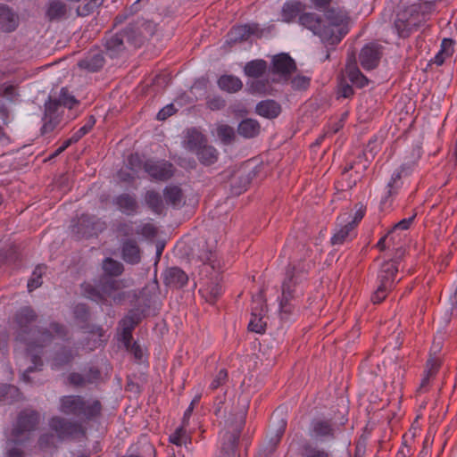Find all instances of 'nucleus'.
<instances>
[{
	"mask_svg": "<svg viewBox=\"0 0 457 457\" xmlns=\"http://www.w3.org/2000/svg\"><path fill=\"white\" fill-rule=\"evenodd\" d=\"M0 25L6 32L13 31L18 26V16L5 5H0Z\"/></svg>",
	"mask_w": 457,
	"mask_h": 457,
	"instance_id": "nucleus-27",
	"label": "nucleus"
},
{
	"mask_svg": "<svg viewBox=\"0 0 457 457\" xmlns=\"http://www.w3.org/2000/svg\"><path fill=\"white\" fill-rule=\"evenodd\" d=\"M81 288L86 297L96 303H105L109 299L113 302L120 300V294H116L120 289V282L114 279H106L99 288L89 283H84Z\"/></svg>",
	"mask_w": 457,
	"mask_h": 457,
	"instance_id": "nucleus-8",
	"label": "nucleus"
},
{
	"mask_svg": "<svg viewBox=\"0 0 457 457\" xmlns=\"http://www.w3.org/2000/svg\"><path fill=\"white\" fill-rule=\"evenodd\" d=\"M163 196L166 204L173 208L179 209L185 204L182 190L178 186H167L163 190Z\"/></svg>",
	"mask_w": 457,
	"mask_h": 457,
	"instance_id": "nucleus-21",
	"label": "nucleus"
},
{
	"mask_svg": "<svg viewBox=\"0 0 457 457\" xmlns=\"http://www.w3.org/2000/svg\"><path fill=\"white\" fill-rule=\"evenodd\" d=\"M196 155L199 161L204 165L213 164L218 160V152L212 146L206 144L198 149Z\"/></svg>",
	"mask_w": 457,
	"mask_h": 457,
	"instance_id": "nucleus-38",
	"label": "nucleus"
},
{
	"mask_svg": "<svg viewBox=\"0 0 457 457\" xmlns=\"http://www.w3.org/2000/svg\"><path fill=\"white\" fill-rule=\"evenodd\" d=\"M415 218V215H412L409 218H405V219H403L402 220H400L399 222H397L393 229L391 230L392 233L395 231V230H406L410 228L411 224L412 223L413 220Z\"/></svg>",
	"mask_w": 457,
	"mask_h": 457,
	"instance_id": "nucleus-62",
	"label": "nucleus"
},
{
	"mask_svg": "<svg viewBox=\"0 0 457 457\" xmlns=\"http://www.w3.org/2000/svg\"><path fill=\"white\" fill-rule=\"evenodd\" d=\"M105 46L107 52L112 57L116 56L124 49L123 38L121 35L115 34L106 38Z\"/></svg>",
	"mask_w": 457,
	"mask_h": 457,
	"instance_id": "nucleus-41",
	"label": "nucleus"
},
{
	"mask_svg": "<svg viewBox=\"0 0 457 457\" xmlns=\"http://www.w3.org/2000/svg\"><path fill=\"white\" fill-rule=\"evenodd\" d=\"M101 403L96 399H85L80 395H65L60 399L59 410L83 420H90L101 413Z\"/></svg>",
	"mask_w": 457,
	"mask_h": 457,
	"instance_id": "nucleus-3",
	"label": "nucleus"
},
{
	"mask_svg": "<svg viewBox=\"0 0 457 457\" xmlns=\"http://www.w3.org/2000/svg\"><path fill=\"white\" fill-rule=\"evenodd\" d=\"M78 100L71 95L66 88H62L57 99L50 100L46 104L45 122L42 127L43 131L45 133L51 131L58 124L57 117L54 114L61 106L71 109L78 104Z\"/></svg>",
	"mask_w": 457,
	"mask_h": 457,
	"instance_id": "nucleus-7",
	"label": "nucleus"
},
{
	"mask_svg": "<svg viewBox=\"0 0 457 457\" xmlns=\"http://www.w3.org/2000/svg\"><path fill=\"white\" fill-rule=\"evenodd\" d=\"M228 379V372L226 370L222 369L218 371V373L213 378L212 381L210 384V388L212 390H215L222 386Z\"/></svg>",
	"mask_w": 457,
	"mask_h": 457,
	"instance_id": "nucleus-52",
	"label": "nucleus"
},
{
	"mask_svg": "<svg viewBox=\"0 0 457 457\" xmlns=\"http://www.w3.org/2000/svg\"><path fill=\"white\" fill-rule=\"evenodd\" d=\"M304 9V5L295 0L287 1L281 11L282 21L285 22H290L295 20L300 12Z\"/></svg>",
	"mask_w": 457,
	"mask_h": 457,
	"instance_id": "nucleus-28",
	"label": "nucleus"
},
{
	"mask_svg": "<svg viewBox=\"0 0 457 457\" xmlns=\"http://www.w3.org/2000/svg\"><path fill=\"white\" fill-rule=\"evenodd\" d=\"M247 86L253 94L271 95L273 93L272 85L268 79H254L248 82Z\"/></svg>",
	"mask_w": 457,
	"mask_h": 457,
	"instance_id": "nucleus-34",
	"label": "nucleus"
},
{
	"mask_svg": "<svg viewBox=\"0 0 457 457\" xmlns=\"http://www.w3.org/2000/svg\"><path fill=\"white\" fill-rule=\"evenodd\" d=\"M140 316L136 312H129L120 322L121 330L126 333L132 332L136 325L139 322Z\"/></svg>",
	"mask_w": 457,
	"mask_h": 457,
	"instance_id": "nucleus-44",
	"label": "nucleus"
},
{
	"mask_svg": "<svg viewBox=\"0 0 457 457\" xmlns=\"http://www.w3.org/2000/svg\"><path fill=\"white\" fill-rule=\"evenodd\" d=\"M114 204L120 211L128 215L135 213L137 208V203L135 197L129 194H122L117 196L114 200Z\"/></svg>",
	"mask_w": 457,
	"mask_h": 457,
	"instance_id": "nucleus-30",
	"label": "nucleus"
},
{
	"mask_svg": "<svg viewBox=\"0 0 457 457\" xmlns=\"http://www.w3.org/2000/svg\"><path fill=\"white\" fill-rule=\"evenodd\" d=\"M345 75L351 83L358 87H363L368 85V79L358 69L354 56L353 60H348L345 66Z\"/></svg>",
	"mask_w": 457,
	"mask_h": 457,
	"instance_id": "nucleus-19",
	"label": "nucleus"
},
{
	"mask_svg": "<svg viewBox=\"0 0 457 457\" xmlns=\"http://www.w3.org/2000/svg\"><path fill=\"white\" fill-rule=\"evenodd\" d=\"M14 445L7 441L6 457H22V450L14 446Z\"/></svg>",
	"mask_w": 457,
	"mask_h": 457,
	"instance_id": "nucleus-63",
	"label": "nucleus"
},
{
	"mask_svg": "<svg viewBox=\"0 0 457 457\" xmlns=\"http://www.w3.org/2000/svg\"><path fill=\"white\" fill-rule=\"evenodd\" d=\"M100 377V372L97 369L90 368L86 374L71 373L69 376L71 384L76 386H84L87 384L96 382Z\"/></svg>",
	"mask_w": 457,
	"mask_h": 457,
	"instance_id": "nucleus-25",
	"label": "nucleus"
},
{
	"mask_svg": "<svg viewBox=\"0 0 457 457\" xmlns=\"http://www.w3.org/2000/svg\"><path fill=\"white\" fill-rule=\"evenodd\" d=\"M187 426H184L181 424L176 430L169 436V440L171 444L176 445L177 446L187 445L191 443V436L189 433L187 431L186 428Z\"/></svg>",
	"mask_w": 457,
	"mask_h": 457,
	"instance_id": "nucleus-40",
	"label": "nucleus"
},
{
	"mask_svg": "<svg viewBox=\"0 0 457 457\" xmlns=\"http://www.w3.org/2000/svg\"><path fill=\"white\" fill-rule=\"evenodd\" d=\"M104 64V59L103 54L96 53L92 55H88L83 60L79 62V66L81 69H86L89 71L95 72L100 70Z\"/></svg>",
	"mask_w": 457,
	"mask_h": 457,
	"instance_id": "nucleus-33",
	"label": "nucleus"
},
{
	"mask_svg": "<svg viewBox=\"0 0 457 457\" xmlns=\"http://www.w3.org/2000/svg\"><path fill=\"white\" fill-rule=\"evenodd\" d=\"M240 428L231 433L223 431L220 433V450L216 457H235L236 448L240 436Z\"/></svg>",
	"mask_w": 457,
	"mask_h": 457,
	"instance_id": "nucleus-16",
	"label": "nucleus"
},
{
	"mask_svg": "<svg viewBox=\"0 0 457 457\" xmlns=\"http://www.w3.org/2000/svg\"><path fill=\"white\" fill-rule=\"evenodd\" d=\"M378 288L371 295V301L374 303H381L386 296L387 292L392 288L387 283L378 282Z\"/></svg>",
	"mask_w": 457,
	"mask_h": 457,
	"instance_id": "nucleus-49",
	"label": "nucleus"
},
{
	"mask_svg": "<svg viewBox=\"0 0 457 457\" xmlns=\"http://www.w3.org/2000/svg\"><path fill=\"white\" fill-rule=\"evenodd\" d=\"M234 134L233 128L228 125L221 124L217 128V136L224 143H229L233 139Z\"/></svg>",
	"mask_w": 457,
	"mask_h": 457,
	"instance_id": "nucleus-50",
	"label": "nucleus"
},
{
	"mask_svg": "<svg viewBox=\"0 0 457 457\" xmlns=\"http://www.w3.org/2000/svg\"><path fill=\"white\" fill-rule=\"evenodd\" d=\"M300 24L312 30L315 35L321 38V33L324 30L322 21L315 13H303L299 17Z\"/></svg>",
	"mask_w": 457,
	"mask_h": 457,
	"instance_id": "nucleus-23",
	"label": "nucleus"
},
{
	"mask_svg": "<svg viewBox=\"0 0 457 457\" xmlns=\"http://www.w3.org/2000/svg\"><path fill=\"white\" fill-rule=\"evenodd\" d=\"M434 11L435 2H423L413 4L399 12L395 21V28L399 36L408 37L413 29L423 24Z\"/></svg>",
	"mask_w": 457,
	"mask_h": 457,
	"instance_id": "nucleus-2",
	"label": "nucleus"
},
{
	"mask_svg": "<svg viewBox=\"0 0 457 457\" xmlns=\"http://www.w3.org/2000/svg\"><path fill=\"white\" fill-rule=\"evenodd\" d=\"M255 111L260 116L274 119L280 113L281 107L274 100H264L256 105Z\"/></svg>",
	"mask_w": 457,
	"mask_h": 457,
	"instance_id": "nucleus-26",
	"label": "nucleus"
},
{
	"mask_svg": "<svg viewBox=\"0 0 457 457\" xmlns=\"http://www.w3.org/2000/svg\"><path fill=\"white\" fill-rule=\"evenodd\" d=\"M266 70L267 62L263 60L251 61L244 68L245 74L253 79L260 78Z\"/></svg>",
	"mask_w": 457,
	"mask_h": 457,
	"instance_id": "nucleus-36",
	"label": "nucleus"
},
{
	"mask_svg": "<svg viewBox=\"0 0 457 457\" xmlns=\"http://www.w3.org/2000/svg\"><path fill=\"white\" fill-rule=\"evenodd\" d=\"M129 352L134 355L135 359L141 361L144 357V351L137 343H134L129 348Z\"/></svg>",
	"mask_w": 457,
	"mask_h": 457,
	"instance_id": "nucleus-64",
	"label": "nucleus"
},
{
	"mask_svg": "<svg viewBox=\"0 0 457 457\" xmlns=\"http://www.w3.org/2000/svg\"><path fill=\"white\" fill-rule=\"evenodd\" d=\"M145 200L147 205L156 213H161L164 208L163 201L159 193L149 190L145 194Z\"/></svg>",
	"mask_w": 457,
	"mask_h": 457,
	"instance_id": "nucleus-42",
	"label": "nucleus"
},
{
	"mask_svg": "<svg viewBox=\"0 0 457 457\" xmlns=\"http://www.w3.org/2000/svg\"><path fill=\"white\" fill-rule=\"evenodd\" d=\"M19 395V389L12 385L0 384V402H12Z\"/></svg>",
	"mask_w": 457,
	"mask_h": 457,
	"instance_id": "nucleus-46",
	"label": "nucleus"
},
{
	"mask_svg": "<svg viewBox=\"0 0 457 457\" xmlns=\"http://www.w3.org/2000/svg\"><path fill=\"white\" fill-rule=\"evenodd\" d=\"M46 267L43 265H38L35 268L32 272L31 278L28 281V290L29 292L37 289L42 284V275L45 272Z\"/></svg>",
	"mask_w": 457,
	"mask_h": 457,
	"instance_id": "nucleus-45",
	"label": "nucleus"
},
{
	"mask_svg": "<svg viewBox=\"0 0 457 457\" xmlns=\"http://www.w3.org/2000/svg\"><path fill=\"white\" fill-rule=\"evenodd\" d=\"M187 138V147L195 153L206 144L204 136L195 129L188 130Z\"/></svg>",
	"mask_w": 457,
	"mask_h": 457,
	"instance_id": "nucleus-39",
	"label": "nucleus"
},
{
	"mask_svg": "<svg viewBox=\"0 0 457 457\" xmlns=\"http://www.w3.org/2000/svg\"><path fill=\"white\" fill-rule=\"evenodd\" d=\"M165 283L169 286L182 287L187 283V275L178 267H171L165 271Z\"/></svg>",
	"mask_w": 457,
	"mask_h": 457,
	"instance_id": "nucleus-24",
	"label": "nucleus"
},
{
	"mask_svg": "<svg viewBox=\"0 0 457 457\" xmlns=\"http://www.w3.org/2000/svg\"><path fill=\"white\" fill-rule=\"evenodd\" d=\"M398 271L397 260H390L385 262L379 270L378 280V282L387 283L389 286H393L395 282V277Z\"/></svg>",
	"mask_w": 457,
	"mask_h": 457,
	"instance_id": "nucleus-20",
	"label": "nucleus"
},
{
	"mask_svg": "<svg viewBox=\"0 0 457 457\" xmlns=\"http://www.w3.org/2000/svg\"><path fill=\"white\" fill-rule=\"evenodd\" d=\"M95 124L94 119L91 117V119L80 129H79L76 132L72 135V140L73 142H78L82 137H84L86 134H87L91 129L93 128Z\"/></svg>",
	"mask_w": 457,
	"mask_h": 457,
	"instance_id": "nucleus-54",
	"label": "nucleus"
},
{
	"mask_svg": "<svg viewBox=\"0 0 457 457\" xmlns=\"http://www.w3.org/2000/svg\"><path fill=\"white\" fill-rule=\"evenodd\" d=\"M259 302L262 303V308L260 311L257 308H253V312L251 315V319L248 324L249 330L262 334L265 331L266 321L264 320V316L267 312V307L264 303V300L262 297H259Z\"/></svg>",
	"mask_w": 457,
	"mask_h": 457,
	"instance_id": "nucleus-17",
	"label": "nucleus"
},
{
	"mask_svg": "<svg viewBox=\"0 0 457 457\" xmlns=\"http://www.w3.org/2000/svg\"><path fill=\"white\" fill-rule=\"evenodd\" d=\"M122 259L130 264H136L140 262V250L136 241L126 240L121 246Z\"/></svg>",
	"mask_w": 457,
	"mask_h": 457,
	"instance_id": "nucleus-22",
	"label": "nucleus"
},
{
	"mask_svg": "<svg viewBox=\"0 0 457 457\" xmlns=\"http://www.w3.org/2000/svg\"><path fill=\"white\" fill-rule=\"evenodd\" d=\"M104 0H90L84 6H79L77 9L78 14L86 16L93 12V10L102 4Z\"/></svg>",
	"mask_w": 457,
	"mask_h": 457,
	"instance_id": "nucleus-51",
	"label": "nucleus"
},
{
	"mask_svg": "<svg viewBox=\"0 0 457 457\" xmlns=\"http://www.w3.org/2000/svg\"><path fill=\"white\" fill-rule=\"evenodd\" d=\"M413 167L414 162L405 163L394 170L386 186L384 195L381 197V205H391L392 199L398 194L403 186L402 177L409 175L412 171Z\"/></svg>",
	"mask_w": 457,
	"mask_h": 457,
	"instance_id": "nucleus-9",
	"label": "nucleus"
},
{
	"mask_svg": "<svg viewBox=\"0 0 457 457\" xmlns=\"http://www.w3.org/2000/svg\"><path fill=\"white\" fill-rule=\"evenodd\" d=\"M295 70V63L287 54H279L273 57L270 71L274 76H278V82H287ZM275 80L276 79H273V81Z\"/></svg>",
	"mask_w": 457,
	"mask_h": 457,
	"instance_id": "nucleus-11",
	"label": "nucleus"
},
{
	"mask_svg": "<svg viewBox=\"0 0 457 457\" xmlns=\"http://www.w3.org/2000/svg\"><path fill=\"white\" fill-rule=\"evenodd\" d=\"M39 421V414L33 410H24L18 415L16 422L8 435V442L20 444L27 439V434L34 430Z\"/></svg>",
	"mask_w": 457,
	"mask_h": 457,
	"instance_id": "nucleus-6",
	"label": "nucleus"
},
{
	"mask_svg": "<svg viewBox=\"0 0 457 457\" xmlns=\"http://www.w3.org/2000/svg\"><path fill=\"white\" fill-rule=\"evenodd\" d=\"M310 84V79L306 76H296L291 80V85L294 89H305Z\"/></svg>",
	"mask_w": 457,
	"mask_h": 457,
	"instance_id": "nucleus-55",
	"label": "nucleus"
},
{
	"mask_svg": "<svg viewBox=\"0 0 457 457\" xmlns=\"http://www.w3.org/2000/svg\"><path fill=\"white\" fill-rule=\"evenodd\" d=\"M36 317L30 307H23L17 312L14 320L17 348L23 350L32 363L22 372L21 378L25 382H30L29 374L43 366V348L51 343L58 345L67 335L65 328L55 322L51 323L47 328L32 329L30 324Z\"/></svg>",
	"mask_w": 457,
	"mask_h": 457,
	"instance_id": "nucleus-1",
	"label": "nucleus"
},
{
	"mask_svg": "<svg viewBox=\"0 0 457 457\" xmlns=\"http://www.w3.org/2000/svg\"><path fill=\"white\" fill-rule=\"evenodd\" d=\"M452 47V41L445 38L442 41V49L441 51L435 56V62L437 64H442L444 62V55H450V48Z\"/></svg>",
	"mask_w": 457,
	"mask_h": 457,
	"instance_id": "nucleus-53",
	"label": "nucleus"
},
{
	"mask_svg": "<svg viewBox=\"0 0 457 457\" xmlns=\"http://www.w3.org/2000/svg\"><path fill=\"white\" fill-rule=\"evenodd\" d=\"M67 8L61 0H50L46 9V16L49 20H60L66 14Z\"/></svg>",
	"mask_w": 457,
	"mask_h": 457,
	"instance_id": "nucleus-35",
	"label": "nucleus"
},
{
	"mask_svg": "<svg viewBox=\"0 0 457 457\" xmlns=\"http://www.w3.org/2000/svg\"><path fill=\"white\" fill-rule=\"evenodd\" d=\"M145 171L155 180L165 181L173 176V165L167 161L148 160L144 164Z\"/></svg>",
	"mask_w": 457,
	"mask_h": 457,
	"instance_id": "nucleus-12",
	"label": "nucleus"
},
{
	"mask_svg": "<svg viewBox=\"0 0 457 457\" xmlns=\"http://www.w3.org/2000/svg\"><path fill=\"white\" fill-rule=\"evenodd\" d=\"M440 367L438 360L435 358L428 359L426 363V368L423 373V377L420 380L418 387V392L420 394L428 391L431 380L436 377Z\"/></svg>",
	"mask_w": 457,
	"mask_h": 457,
	"instance_id": "nucleus-18",
	"label": "nucleus"
},
{
	"mask_svg": "<svg viewBox=\"0 0 457 457\" xmlns=\"http://www.w3.org/2000/svg\"><path fill=\"white\" fill-rule=\"evenodd\" d=\"M338 428L335 427L330 420H314L310 428V436L318 441H328L335 437Z\"/></svg>",
	"mask_w": 457,
	"mask_h": 457,
	"instance_id": "nucleus-14",
	"label": "nucleus"
},
{
	"mask_svg": "<svg viewBox=\"0 0 457 457\" xmlns=\"http://www.w3.org/2000/svg\"><path fill=\"white\" fill-rule=\"evenodd\" d=\"M199 293L210 303H213L222 294V287L219 283H209L199 289Z\"/></svg>",
	"mask_w": 457,
	"mask_h": 457,
	"instance_id": "nucleus-37",
	"label": "nucleus"
},
{
	"mask_svg": "<svg viewBox=\"0 0 457 457\" xmlns=\"http://www.w3.org/2000/svg\"><path fill=\"white\" fill-rule=\"evenodd\" d=\"M206 104L209 109L217 111L225 106V101L220 96H212L207 99Z\"/></svg>",
	"mask_w": 457,
	"mask_h": 457,
	"instance_id": "nucleus-58",
	"label": "nucleus"
},
{
	"mask_svg": "<svg viewBox=\"0 0 457 457\" xmlns=\"http://www.w3.org/2000/svg\"><path fill=\"white\" fill-rule=\"evenodd\" d=\"M356 236V228L346 220L345 215L337 218V224L331 237L332 245H343Z\"/></svg>",
	"mask_w": 457,
	"mask_h": 457,
	"instance_id": "nucleus-13",
	"label": "nucleus"
},
{
	"mask_svg": "<svg viewBox=\"0 0 457 457\" xmlns=\"http://www.w3.org/2000/svg\"><path fill=\"white\" fill-rule=\"evenodd\" d=\"M175 112V107L172 104H167L157 113V120H164Z\"/></svg>",
	"mask_w": 457,
	"mask_h": 457,
	"instance_id": "nucleus-59",
	"label": "nucleus"
},
{
	"mask_svg": "<svg viewBox=\"0 0 457 457\" xmlns=\"http://www.w3.org/2000/svg\"><path fill=\"white\" fill-rule=\"evenodd\" d=\"M326 24L321 40L328 45H337L348 33V16L345 9L331 7L325 12Z\"/></svg>",
	"mask_w": 457,
	"mask_h": 457,
	"instance_id": "nucleus-4",
	"label": "nucleus"
},
{
	"mask_svg": "<svg viewBox=\"0 0 457 457\" xmlns=\"http://www.w3.org/2000/svg\"><path fill=\"white\" fill-rule=\"evenodd\" d=\"M353 90L352 86H350L349 84H347L342 80L339 83L338 95L342 97L347 98V97H350L351 96H353Z\"/></svg>",
	"mask_w": 457,
	"mask_h": 457,
	"instance_id": "nucleus-61",
	"label": "nucleus"
},
{
	"mask_svg": "<svg viewBox=\"0 0 457 457\" xmlns=\"http://www.w3.org/2000/svg\"><path fill=\"white\" fill-rule=\"evenodd\" d=\"M103 270L105 275L110 277L120 276L123 272V265L121 262L112 258H106L103 262Z\"/></svg>",
	"mask_w": 457,
	"mask_h": 457,
	"instance_id": "nucleus-43",
	"label": "nucleus"
},
{
	"mask_svg": "<svg viewBox=\"0 0 457 457\" xmlns=\"http://www.w3.org/2000/svg\"><path fill=\"white\" fill-rule=\"evenodd\" d=\"M303 457H330V454L323 449L308 446L305 448Z\"/></svg>",
	"mask_w": 457,
	"mask_h": 457,
	"instance_id": "nucleus-56",
	"label": "nucleus"
},
{
	"mask_svg": "<svg viewBox=\"0 0 457 457\" xmlns=\"http://www.w3.org/2000/svg\"><path fill=\"white\" fill-rule=\"evenodd\" d=\"M50 428L54 431L59 439L77 438L84 436L85 430L79 422H70L61 417H53L49 420Z\"/></svg>",
	"mask_w": 457,
	"mask_h": 457,
	"instance_id": "nucleus-10",
	"label": "nucleus"
},
{
	"mask_svg": "<svg viewBox=\"0 0 457 457\" xmlns=\"http://www.w3.org/2000/svg\"><path fill=\"white\" fill-rule=\"evenodd\" d=\"M73 355L70 350L62 349L61 352L57 353L53 360L52 368L58 369L61 366L69 363Z\"/></svg>",
	"mask_w": 457,
	"mask_h": 457,
	"instance_id": "nucleus-48",
	"label": "nucleus"
},
{
	"mask_svg": "<svg viewBox=\"0 0 457 457\" xmlns=\"http://www.w3.org/2000/svg\"><path fill=\"white\" fill-rule=\"evenodd\" d=\"M302 278V275L295 273V268L287 272L279 301V312L282 320H287L295 314L297 298L303 294V288L300 286Z\"/></svg>",
	"mask_w": 457,
	"mask_h": 457,
	"instance_id": "nucleus-5",
	"label": "nucleus"
},
{
	"mask_svg": "<svg viewBox=\"0 0 457 457\" xmlns=\"http://www.w3.org/2000/svg\"><path fill=\"white\" fill-rule=\"evenodd\" d=\"M257 31V26L254 24H245L233 27L228 33L230 41H242L249 38Z\"/></svg>",
	"mask_w": 457,
	"mask_h": 457,
	"instance_id": "nucleus-29",
	"label": "nucleus"
},
{
	"mask_svg": "<svg viewBox=\"0 0 457 457\" xmlns=\"http://www.w3.org/2000/svg\"><path fill=\"white\" fill-rule=\"evenodd\" d=\"M199 400H200L199 395L195 396L194 399L191 401L189 406L185 411L183 418H182V422H181V424H183L184 426H188L189 420H190L191 414L193 412V410L195 408V405L199 403Z\"/></svg>",
	"mask_w": 457,
	"mask_h": 457,
	"instance_id": "nucleus-57",
	"label": "nucleus"
},
{
	"mask_svg": "<svg viewBox=\"0 0 457 457\" xmlns=\"http://www.w3.org/2000/svg\"><path fill=\"white\" fill-rule=\"evenodd\" d=\"M260 124L253 119L243 120L237 128L238 134L245 138H252L260 133Z\"/></svg>",
	"mask_w": 457,
	"mask_h": 457,
	"instance_id": "nucleus-31",
	"label": "nucleus"
},
{
	"mask_svg": "<svg viewBox=\"0 0 457 457\" xmlns=\"http://www.w3.org/2000/svg\"><path fill=\"white\" fill-rule=\"evenodd\" d=\"M366 208L363 204H358L355 205L354 213L345 212L342 215H345V219L349 221L353 227H357L358 223L362 220L365 215Z\"/></svg>",
	"mask_w": 457,
	"mask_h": 457,
	"instance_id": "nucleus-47",
	"label": "nucleus"
},
{
	"mask_svg": "<svg viewBox=\"0 0 457 457\" xmlns=\"http://www.w3.org/2000/svg\"><path fill=\"white\" fill-rule=\"evenodd\" d=\"M382 56V47L375 43H370L362 47L360 52V62L364 70L375 69Z\"/></svg>",
	"mask_w": 457,
	"mask_h": 457,
	"instance_id": "nucleus-15",
	"label": "nucleus"
},
{
	"mask_svg": "<svg viewBox=\"0 0 457 457\" xmlns=\"http://www.w3.org/2000/svg\"><path fill=\"white\" fill-rule=\"evenodd\" d=\"M219 87L228 93H235L239 91L243 83L241 79L233 75H223L218 79Z\"/></svg>",
	"mask_w": 457,
	"mask_h": 457,
	"instance_id": "nucleus-32",
	"label": "nucleus"
},
{
	"mask_svg": "<svg viewBox=\"0 0 457 457\" xmlns=\"http://www.w3.org/2000/svg\"><path fill=\"white\" fill-rule=\"evenodd\" d=\"M0 95L8 100H13L16 96V88L12 85H3L0 88Z\"/></svg>",
	"mask_w": 457,
	"mask_h": 457,
	"instance_id": "nucleus-60",
	"label": "nucleus"
}]
</instances>
